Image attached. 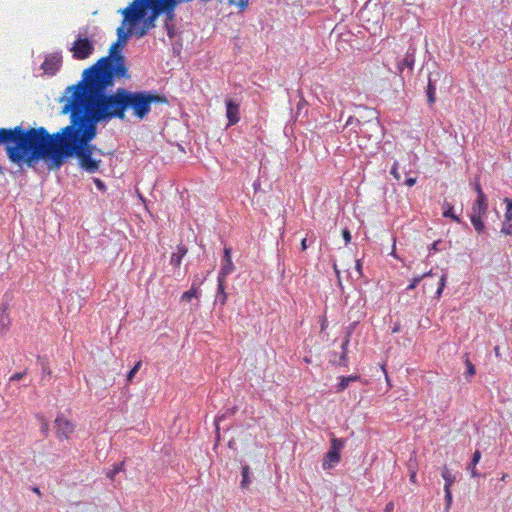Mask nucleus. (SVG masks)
Instances as JSON below:
<instances>
[{
  "label": "nucleus",
  "mask_w": 512,
  "mask_h": 512,
  "mask_svg": "<svg viewBox=\"0 0 512 512\" xmlns=\"http://www.w3.org/2000/svg\"><path fill=\"white\" fill-rule=\"evenodd\" d=\"M70 112V124L63 127L60 131L51 134V139L57 141V144H66L72 147L78 145L84 146L86 151L93 155H104V152L91 144V141L97 135V124L91 120L79 115L77 112Z\"/></svg>",
  "instance_id": "20e7f679"
},
{
  "label": "nucleus",
  "mask_w": 512,
  "mask_h": 512,
  "mask_svg": "<svg viewBox=\"0 0 512 512\" xmlns=\"http://www.w3.org/2000/svg\"><path fill=\"white\" fill-rule=\"evenodd\" d=\"M349 344V338L347 337L344 342L341 345L342 354L340 356L339 361L337 362L338 365L346 366L347 365V346Z\"/></svg>",
  "instance_id": "a878e982"
},
{
  "label": "nucleus",
  "mask_w": 512,
  "mask_h": 512,
  "mask_svg": "<svg viewBox=\"0 0 512 512\" xmlns=\"http://www.w3.org/2000/svg\"><path fill=\"white\" fill-rule=\"evenodd\" d=\"M423 280V276L415 277L412 282L408 285L407 290H413Z\"/></svg>",
  "instance_id": "a19ab883"
},
{
  "label": "nucleus",
  "mask_w": 512,
  "mask_h": 512,
  "mask_svg": "<svg viewBox=\"0 0 512 512\" xmlns=\"http://www.w3.org/2000/svg\"><path fill=\"white\" fill-rule=\"evenodd\" d=\"M232 249L230 247L224 248V255L222 259V266L218 274L217 281L219 282L220 290H222V283L225 282L227 276H229L235 269V266L231 258Z\"/></svg>",
  "instance_id": "9d476101"
},
{
  "label": "nucleus",
  "mask_w": 512,
  "mask_h": 512,
  "mask_svg": "<svg viewBox=\"0 0 512 512\" xmlns=\"http://www.w3.org/2000/svg\"><path fill=\"white\" fill-rule=\"evenodd\" d=\"M38 361H39L41 369H42L43 377L46 375L50 376L52 371L49 368L48 361L45 358H42L40 356L38 357Z\"/></svg>",
  "instance_id": "c756f323"
},
{
  "label": "nucleus",
  "mask_w": 512,
  "mask_h": 512,
  "mask_svg": "<svg viewBox=\"0 0 512 512\" xmlns=\"http://www.w3.org/2000/svg\"><path fill=\"white\" fill-rule=\"evenodd\" d=\"M432 275H433L432 270H430L429 272H426V273L422 274L421 276H423V279H424V278L432 276Z\"/></svg>",
  "instance_id": "864d4df0"
},
{
  "label": "nucleus",
  "mask_w": 512,
  "mask_h": 512,
  "mask_svg": "<svg viewBox=\"0 0 512 512\" xmlns=\"http://www.w3.org/2000/svg\"><path fill=\"white\" fill-rule=\"evenodd\" d=\"M345 126H358L359 127V130H355L356 133H359V134H363L364 133V130H363V127L364 126H368L369 128H378V122H372V121H368L366 123H361L359 119L357 118H354L353 116H350L348 118V120L346 121V124Z\"/></svg>",
  "instance_id": "dca6fc26"
},
{
  "label": "nucleus",
  "mask_w": 512,
  "mask_h": 512,
  "mask_svg": "<svg viewBox=\"0 0 512 512\" xmlns=\"http://www.w3.org/2000/svg\"><path fill=\"white\" fill-rule=\"evenodd\" d=\"M480 459H481V453H480V451L476 450L473 454L470 464L468 465V470H470L471 476L473 478L479 476V473L476 470V465L479 463Z\"/></svg>",
  "instance_id": "4be33fe9"
},
{
  "label": "nucleus",
  "mask_w": 512,
  "mask_h": 512,
  "mask_svg": "<svg viewBox=\"0 0 512 512\" xmlns=\"http://www.w3.org/2000/svg\"><path fill=\"white\" fill-rule=\"evenodd\" d=\"M33 491H34L35 493L40 494L39 488H34V489H33Z\"/></svg>",
  "instance_id": "6e6d98bb"
},
{
  "label": "nucleus",
  "mask_w": 512,
  "mask_h": 512,
  "mask_svg": "<svg viewBox=\"0 0 512 512\" xmlns=\"http://www.w3.org/2000/svg\"><path fill=\"white\" fill-rule=\"evenodd\" d=\"M446 279H447V275L446 274H443L440 278V281H439V287L436 291V297L439 298L443 292V289L445 287V284H446Z\"/></svg>",
  "instance_id": "c9c22d12"
},
{
  "label": "nucleus",
  "mask_w": 512,
  "mask_h": 512,
  "mask_svg": "<svg viewBox=\"0 0 512 512\" xmlns=\"http://www.w3.org/2000/svg\"><path fill=\"white\" fill-rule=\"evenodd\" d=\"M443 209H444V212H443L444 217L452 218L453 220H455L458 223L460 222V218L454 214L453 206L449 202H446V201L444 202Z\"/></svg>",
  "instance_id": "393cba45"
},
{
  "label": "nucleus",
  "mask_w": 512,
  "mask_h": 512,
  "mask_svg": "<svg viewBox=\"0 0 512 512\" xmlns=\"http://www.w3.org/2000/svg\"><path fill=\"white\" fill-rule=\"evenodd\" d=\"M415 52L416 49L410 46L404 58L397 62V70L399 74H402L405 68L409 69V71L413 70L415 64Z\"/></svg>",
  "instance_id": "4468645a"
},
{
  "label": "nucleus",
  "mask_w": 512,
  "mask_h": 512,
  "mask_svg": "<svg viewBox=\"0 0 512 512\" xmlns=\"http://www.w3.org/2000/svg\"><path fill=\"white\" fill-rule=\"evenodd\" d=\"M109 74L97 77L82 76L76 85L69 86L66 93L70 94L63 106L64 114L69 111L98 124L114 118H125L123 88H118L112 94H106L108 88L114 85V79Z\"/></svg>",
  "instance_id": "f257e3e1"
},
{
  "label": "nucleus",
  "mask_w": 512,
  "mask_h": 512,
  "mask_svg": "<svg viewBox=\"0 0 512 512\" xmlns=\"http://www.w3.org/2000/svg\"><path fill=\"white\" fill-rule=\"evenodd\" d=\"M141 367V361L137 362L135 366L129 371L127 375V381L131 382Z\"/></svg>",
  "instance_id": "4c0bfd02"
},
{
  "label": "nucleus",
  "mask_w": 512,
  "mask_h": 512,
  "mask_svg": "<svg viewBox=\"0 0 512 512\" xmlns=\"http://www.w3.org/2000/svg\"><path fill=\"white\" fill-rule=\"evenodd\" d=\"M442 245V241L441 240H437L435 241L429 248V255H432L433 253H436V252H439V251H442L444 248L441 246Z\"/></svg>",
  "instance_id": "f704fd0d"
},
{
  "label": "nucleus",
  "mask_w": 512,
  "mask_h": 512,
  "mask_svg": "<svg viewBox=\"0 0 512 512\" xmlns=\"http://www.w3.org/2000/svg\"><path fill=\"white\" fill-rule=\"evenodd\" d=\"M465 364H466V367H467V375L468 376H473L475 374V367L474 365L470 362V360L468 358H466V361H465Z\"/></svg>",
  "instance_id": "ea45409f"
},
{
  "label": "nucleus",
  "mask_w": 512,
  "mask_h": 512,
  "mask_svg": "<svg viewBox=\"0 0 512 512\" xmlns=\"http://www.w3.org/2000/svg\"><path fill=\"white\" fill-rule=\"evenodd\" d=\"M415 183H416V178H412V177H410V178H407V179L405 180V184H406L407 186H409V187H412L413 185H415Z\"/></svg>",
  "instance_id": "09e8293b"
},
{
  "label": "nucleus",
  "mask_w": 512,
  "mask_h": 512,
  "mask_svg": "<svg viewBox=\"0 0 512 512\" xmlns=\"http://www.w3.org/2000/svg\"><path fill=\"white\" fill-rule=\"evenodd\" d=\"M501 232L505 235H512V222H506L505 220L502 225Z\"/></svg>",
  "instance_id": "58836bf2"
},
{
  "label": "nucleus",
  "mask_w": 512,
  "mask_h": 512,
  "mask_svg": "<svg viewBox=\"0 0 512 512\" xmlns=\"http://www.w3.org/2000/svg\"><path fill=\"white\" fill-rule=\"evenodd\" d=\"M94 183H95L96 187H97L99 190H101V191H104V190H105V184L103 183V181H102V180H100V179L96 178V179H94Z\"/></svg>",
  "instance_id": "c03bdc74"
},
{
  "label": "nucleus",
  "mask_w": 512,
  "mask_h": 512,
  "mask_svg": "<svg viewBox=\"0 0 512 512\" xmlns=\"http://www.w3.org/2000/svg\"><path fill=\"white\" fill-rule=\"evenodd\" d=\"M355 269L359 274V277L362 276V264L360 260L356 261Z\"/></svg>",
  "instance_id": "de8ad7c7"
},
{
  "label": "nucleus",
  "mask_w": 512,
  "mask_h": 512,
  "mask_svg": "<svg viewBox=\"0 0 512 512\" xmlns=\"http://www.w3.org/2000/svg\"><path fill=\"white\" fill-rule=\"evenodd\" d=\"M123 470H124V462L117 463L116 465H114V468L112 470H109L106 473V476L109 479L113 480L115 478V475Z\"/></svg>",
  "instance_id": "cd10ccee"
},
{
  "label": "nucleus",
  "mask_w": 512,
  "mask_h": 512,
  "mask_svg": "<svg viewBox=\"0 0 512 512\" xmlns=\"http://www.w3.org/2000/svg\"><path fill=\"white\" fill-rule=\"evenodd\" d=\"M55 431L59 439H68L74 432L75 426L63 415H59L55 419Z\"/></svg>",
  "instance_id": "9b49d317"
},
{
  "label": "nucleus",
  "mask_w": 512,
  "mask_h": 512,
  "mask_svg": "<svg viewBox=\"0 0 512 512\" xmlns=\"http://www.w3.org/2000/svg\"><path fill=\"white\" fill-rule=\"evenodd\" d=\"M202 284V281L194 280L191 288L182 294V300L190 301L192 298L198 297V287Z\"/></svg>",
  "instance_id": "a211bd4d"
},
{
  "label": "nucleus",
  "mask_w": 512,
  "mask_h": 512,
  "mask_svg": "<svg viewBox=\"0 0 512 512\" xmlns=\"http://www.w3.org/2000/svg\"><path fill=\"white\" fill-rule=\"evenodd\" d=\"M228 4L229 5H236L239 7L240 11H243L247 8L248 4H249V0H239V1H236V0H228Z\"/></svg>",
  "instance_id": "473e14b6"
},
{
  "label": "nucleus",
  "mask_w": 512,
  "mask_h": 512,
  "mask_svg": "<svg viewBox=\"0 0 512 512\" xmlns=\"http://www.w3.org/2000/svg\"><path fill=\"white\" fill-rule=\"evenodd\" d=\"M24 374H25L24 372H22V373H15L13 376H11L10 381H18V380L22 379Z\"/></svg>",
  "instance_id": "49530a36"
},
{
  "label": "nucleus",
  "mask_w": 512,
  "mask_h": 512,
  "mask_svg": "<svg viewBox=\"0 0 512 512\" xmlns=\"http://www.w3.org/2000/svg\"><path fill=\"white\" fill-rule=\"evenodd\" d=\"M0 173L3 174L4 173V170H3V167L0 165Z\"/></svg>",
  "instance_id": "13d9d810"
},
{
  "label": "nucleus",
  "mask_w": 512,
  "mask_h": 512,
  "mask_svg": "<svg viewBox=\"0 0 512 512\" xmlns=\"http://www.w3.org/2000/svg\"><path fill=\"white\" fill-rule=\"evenodd\" d=\"M488 210V200L487 197L477 198L472 205L471 214L475 216L483 217L486 215Z\"/></svg>",
  "instance_id": "2eb2a0df"
},
{
  "label": "nucleus",
  "mask_w": 512,
  "mask_h": 512,
  "mask_svg": "<svg viewBox=\"0 0 512 512\" xmlns=\"http://www.w3.org/2000/svg\"><path fill=\"white\" fill-rule=\"evenodd\" d=\"M495 353H496V355L499 354V347H495Z\"/></svg>",
  "instance_id": "4d7b16f0"
},
{
  "label": "nucleus",
  "mask_w": 512,
  "mask_h": 512,
  "mask_svg": "<svg viewBox=\"0 0 512 512\" xmlns=\"http://www.w3.org/2000/svg\"><path fill=\"white\" fill-rule=\"evenodd\" d=\"M225 287H224V283H222V290H220V286L218 285L217 287V295H216V299H215V303H220V305H225L226 303V300H227V294L225 293Z\"/></svg>",
  "instance_id": "bb28decb"
},
{
  "label": "nucleus",
  "mask_w": 512,
  "mask_h": 512,
  "mask_svg": "<svg viewBox=\"0 0 512 512\" xmlns=\"http://www.w3.org/2000/svg\"><path fill=\"white\" fill-rule=\"evenodd\" d=\"M342 236L345 240V243L348 244L351 241V234L348 229H344L342 232Z\"/></svg>",
  "instance_id": "37998d69"
},
{
  "label": "nucleus",
  "mask_w": 512,
  "mask_h": 512,
  "mask_svg": "<svg viewBox=\"0 0 512 512\" xmlns=\"http://www.w3.org/2000/svg\"><path fill=\"white\" fill-rule=\"evenodd\" d=\"M10 325V318L7 313V307H0V334H3L7 331Z\"/></svg>",
  "instance_id": "f3484780"
},
{
  "label": "nucleus",
  "mask_w": 512,
  "mask_h": 512,
  "mask_svg": "<svg viewBox=\"0 0 512 512\" xmlns=\"http://www.w3.org/2000/svg\"><path fill=\"white\" fill-rule=\"evenodd\" d=\"M122 44L115 42L109 49V55L100 58L95 64L83 71L82 76L97 77L109 74L110 77L123 78L127 75L125 57L121 54Z\"/></svg>",
  "instance_id": "39448f33"
},
{
  "label": "nucleus",
  "mask_w": 512,
  "mask_h": 512,
  "mask_svg": "<svg viewBox=\"0 0 512 512\" xmlns=\"http://www.w3.org/2000/svg\"><path fill=\"white\" fill-rule=\"evenodd\" d=\"M441 476L445 481L444 487H448V489H451L452 484L456 481V476L446 466L442 468Z\"/></svg>",
  "instance_id": "412c9836"
},
{
  "label": "nucleus",
  "mask_w": 512,
  "mask_h": 512,
  "mask_svg": "<svg viewBox=\"0 0 512 512\" xmlns=\"http://www.w3.org/2000/svg\"><path fill=\"white\" fill-rule=\"evenodd\" d=\"M344 445V439L332 437L330 448L325 454L322 462V467L324 470H330L340 462L341 451L344 448Z\"/></svg>",
  "instance_id": "6e6552de"
},
{
  "label": "nucleus",
  "mask_w": 512,
  "mask_h": 512,
  "mask_svg": "<svg viewBox=\"0 0 512 512\" xmlns=\"http://www.w3.org/2000/svg\"><path fill=\"white\" fill-rule=\"evenodd\" d=\"M441 72L438 69L431 71L428 75V81L432 83H438L441 79Z\"/></svg>",
  "instance_id": "2f4dec72"
},
{
  "label": "nucleus",
  "mask_w": 512,
  "mask_h": 512,
  "mask_svg": "<svg viewBox=\"0 0 512 512\" xmlns=\"http://www.w3.org/2000/svg\"><path fill=\"white\" fill-rule=\"evenodd\" d=\"M187 249L184 246H178L177 252L173 253L171 256L170 263L175 267L180 266L182 258L186 255Z\"/></svg>",
  "instance_id": "aec40b11"
},
{
  "label": "nucleus",
  "mask_w": 512,
  "mask_h": 512,
  "mask_svg": "<svg viewBox=\"0 0 512 512\" xmlns=\"http://www.w3.org/2000/svg\"><path fill=\"white\" fill-rule=\"evenodd\" d=\"M357 379L356 376H348V377H342L340 383L338 384V391H343L346 389L350 382L355 381Z\"/></svg>",
  "instance_id": "c85d7f7f"
},
{
  "label": "nucleus",
  "mask_w": 512,
  "mask_h": 512,
  "mask_svg": "<svg viewBox=\"0 0 512 512\" xmlns=\"http://www.w3.org/2000/svg\"><path fill=\"white\" fill-rule=\"evenodd\" d=\"M504 202L507 205L506 212H505V220H506V222H512V200L505 198Z\"/></svg>",
  "instance_id": "7c9ffc66"
},
{
  "label": "nucleus",
  "mask_w": 512,
  "mask_h": 512,
  "mask_svg": "<svg viewBox=\"0 0 512 512\" xmlns=\"http://www.w3.org/2000/svg\"><path fill=\"white\" fill-rule=\"evenodd\" d=\"M393 510H394V503L389 502L385 507V512H393Z\"/></svg>",
  "instance_id": "8fccbe9b"
},
{
  "label": "nucleus",
  "mask_w": 512,
  "mask_h": 512,
  "mask_svg": "<svg viewBox=\"0 0 512 512\" xmlns=\"http://www.w3.org/2000/svg\"><path fill=\"white\" fill-rule=\"evenodd\" d=\"M410 480H411L412 482H415V481H416V473H415V472H413V473L411 474V476H410Z\"/></svg>",
  "instance_id": "5fc2aeb1"
},
{
  "label": "nucleus",
  "mask_w": 512,
  "mask_h": 512,
  "mask_svg": "<svg viewBox=\"0 0 512 512\" xmlns=\"http://www.w3.org/2000/svg\"><path fill=\"white\" fill-rule=\"evenodd\" d=\"M436 88L437 83H432L428 81L427 88H426V97L427 102L430 107H432L436 102Z\"/></svg>",
  "instance_id": "6ab92c4d"
},
{
  "label": "nucleus",
  "mask_w": 512,
  "mask_h": 512,
  "mask_svg": "<svg viewBox=\"0 0 512 512\" xmlns=\"http://www.w3.org/2000/svg\"><path fill=\"white\" fill-rule=\"evenodd\" d=\"M335 273L338 274V270L336 269V265H334Z\"/></svg>",
  "instance_id": "bf43d9fd"
},
{
  "label": "nucleus",
  "mask_w": 512,
  "mask_h": 512,
  "mask_svg": "<svg viewBox=\"0 0 512 512\" xmlns=\"http://www.w3.org/2000/svg\"><path fill=\"white\" fill-rule=\"evenodd\" d=\"M47 129L45 127L0 128V146H4L8 159L19 166L34 167L41 160Z\"/></svg>",
  "instance_id": "f03ea898"
},
{
  "label": "nucleus",
  "mask_w": 512,
  "mask_h": 512,
  "mask_svg": "<svg viewBox=\"0 0 512 512\" xmlns=\"http://www.w3.org/2000/svg\"><path fill=\"white\" fill-rule=\"evenodd\" d=\"M226 117L228 119V126L237 124L240 120V104L234 99H226Z\"/></svg>",
  "instance_id": "f8f14e48"
},
{
  "label": "nucleus",
  "mask_w": 512,
  "mask_h": 512,
  "mask_svg": "<svg viewBox=\"0 0 512 512\" xmlns=\"http://www.w3.org/2000/svg\"><path fill=\"white\" fill-rule=\"evenodd\" d=\"M301 249L304 251L307 249V239L304 238L302 241H301Z\"/></svg>",
  "instance_id": "3c124183"
},
{
  "label": "nucleus",
  "mask_w": 512,
  "mask_h": 512,
  "mask_svg": "<svg viewBox=\"0 0 512 512\" xmlns=\"http://www.w3.org/2000/svg\"><path fill=\"white\" fill-rule=\"evenodd\" d=\"M37 419L41 423V432L47 436L49 432V424L42 415H37Z\"/></svg>",
  "instance_id": "72a5a7b5"
},
{
  "label": "nucleus",
  "mask_w": 512,
  "mask_h": 512,
  "mask_svg": "<svg viewBox=\"0 0 512 512\" xmlns=\"http://www.w3.org/2000/svg\"><path fill=\"white\" fill-rule=\"evenodd\" d=\"M241 474H242L241 487L243 489H247L251 483L249 466H247V465L242 466Z\"/></svg>",
  "instance_id": "b1692460"
},
{
  "label": "nucleus",
  "mask_w": 512,
  "mask_h": 512,
  "mask_svg": "<svg viewBox=\"0 0 512 512\" xmlns=\"http://www.w3.org/2000/svg\"><path fill=\"white\" fill-rule=\"evenodd\" d=\"M474 189H475V191L477 192V198H481V196H482V197H486V195H485V194H484V192L482 191V188H481V186H480V184H479V183H477V182H476V183L474 184Z\"/></svg>",
  "instance_id": "79ce46f5"
},
{
  "label": "nucleus",
  "mask_w": 512,
  "mask_h": 512,
  "mask_svg": "<svg viewBox=\"0 0 512 512\" xmlns=\"http://www.w3.org/2000/svg\"><path fill=\"white\" fill-rule=\"evenodd\" d=\"M445 492V503H446V510H448L452 505V493L451 489H448V487H444Z\"/></svg>",
  "instance_id": "e433bc0d"
},
{
  "label": "nucleus",
  "mask_w": 512,
  "mask_h": 512,
  "mask_svg": "<svg viewBox=\"0 0 512 512\" xmlns=\"http://www.w3.org/2000/svg\"><path fill=\"white\" fill-rule=\"evenodd\" d=\"M125 112L131 110L132 115L143 120L151 111L152 104L167 103L163 95L151 91H130L123 88Z\"/></svg>",
  "instance_id": "423d86ee"
},
{
  "label": "nucleus",
  "mask_w": 512,
  "mask_h": 512,
  "mask_svg": "<svg viewBox=\"0 0 512 512\" xmlns=\"http://www.w3.org/2000/svg\"><path fill=\"white\" fill-rule=\"evenodd\" d=\"M390 173L397 179V180H400V175L397 171V163H394Z\"/></svg>",
  "instance_id": "a18cd8bd"
},
{
  "label": "nucleus",
  "mask_w": 512,
  "mask_h": 512,
  "mask_svg": "<svg viewBox=\"0 0 512 512\" xmlns=\"http://www.w3.org/2000/svg\"><path fill=\"white\" fill-rule=\"evenodd\" d=\"M223 419V416L221 417H218L216 420H215V425H216V429L218 430L219 429V422Z\"/></svg>",
  "instance_id": "603ef678"
},
{
  "label": "nucleus",
  "mask_w": 512,
  "mask_h": 512,
  "mask_svg": "<svg viewBox=\"0 0 512 512\" xmlns=\"http://www.w3.org/2000/svg\"><path fill=\"white\" fill-rule=\"evenodd\" d=\"M133 1L124 9L120 10V13L123 15L122 24L117 28V42L122 45H125L130 36L134 35L138 38L144 37L148 32V28H146V23L144 20H136L132 21L127 19L128 11L132 9Z\"/></svg>",
  "instance_id": "0eeeda50"
},
{
  "label": "nucleus",
  "mask_w": 512,
  "mask_h": 512,
  "mask_svg": "<svg viewBox=\"0 0 512 512\" xmlns=\"http://www.w3.org/2000/svg\"><path fill=\"white\" fill-rule=\"evenodd\" d=\"M470 220H471V223L474 227V229L479 233H483L484 230H485V225H484V222L482 220V217L480 216H475V215H470Z\"/></svg>",
  "instance_id": "5701e85b"
},
{
  "label": "nucleus",
  "mask_w": 512,
  "mask_h": 512,
  "mask_svg": "<svg viewBox=\"0 0 512 512\" xmlns=\"http://www.w3.org/2000/svg\"><path fill=\"white\" fill-rule=\"evenodd\" d=\"M75 59L83 60L88 58L94 51V44L88 38L78 37L71 48Z\"/></svg>",
  "instance_id": "1a4fd4ad"
},
{
  "label": "nucleus",
  "mask_w": 512,
  "mask_h": 512,
  "mask_svg": "<svg viewBox=\"0 0 512 512\" xmlns=\"http://www.w3.org/2000/svg\"><path fill=\"white\" fill-rule=\"evenodd\" d=\"M45 138L41 160L47 164L49 170L60 169L71 157H77L79 166L88 173H96L100 170L102 160L86 151L83 144L77 147L57 144V141L51 139V134L48 131Z\"/></svg>",
  "instance_id": "7ed1b4c3"
},
{
  "label": "nucleus",
  "mask_w": 512,
  "mask_h": 512,
  "mask_svg": "<svg viewBox=\"0 0 512 512\" xmlns=\"http://www.w3.org/2000/svg\"><path fill=\"white\" fill-rule=\"evenodd\" d=\"M61 65V56L59 54H50L48 55L44 62L41 65V68L45 73L49 75H54L60 68Z\"/></svg>",
  "instance_id": "ddd939ff"
}]
</instances>
